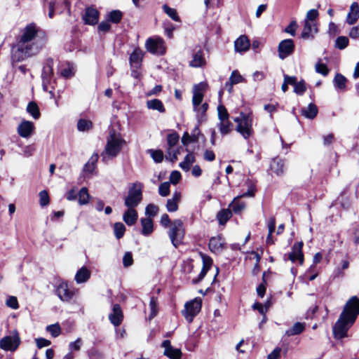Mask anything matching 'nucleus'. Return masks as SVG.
Returning <instances> with one entry per match:
<instances>
[{"label": "nucleus", "mask_w": 359, "mask_h": 359, "mask_svg": "<svg viewBox=\"0 0 359 359\" xmlns=\"http://www.w3.org/2000/svg\"><path fill=\"white\" fill-rule=\"evenodd\" d=\"M6 305L13 309H17L19 307L18 299L15 297H10L6 301Z\"/></svg>", "instance_id": "0e129e2a"}, {"label": "nucleus", "mask_w": 359, "mask_h": 359, "mask_svg": "<svg viewBox=\"0 0 359 359\" xmlns=\"http://www.w3.org/2000/svg\"><path fill=\"white\" fill-rule=\"evenodd\" d=\"M297 28V24L296 21H292L290 25L285 29V32L290 34L292 36H294L296 29Z\"/></svg>", "instance_id": "680f3d73"}, {"label": "nucleus", "mask_w": 359, "mask_h": 359, "mask_svg": "<svg viewBox=\"0 0 359 359\" xmlns=\"http://www.w3.org/2000/svg\"><path fill=\"white\" fill-rule=\"evenodd\" d=\"M201 309V300L195 299L184 305V309L182 313L188 323H191L194 318L199 313Z\"/></svg>", "instance_id": "6e6552de"}, {"label": "nucleus", "mask_w": 359, "mask_h": 359, "mask_svg": "<svg viewBox=\"0 0 359 359\" xmlns=\"http://www.w3.org/2000/svg\"><path fill=\"white\" fill-rule=\"evenodd\" d=\"M302 114L307 118L313 119L318 114V108L314 104L310 103L302 109Z\"/></svg>", "instance_id": "2f4dec72"}, {"label": "nucleus", "mask_w": 359, "mask_h": 359, "mask_svg": "<svg viewBox=\"0 0 359 359\" xmlns=\"http://www.w3.org/2000/svg\"><path fill=\"white\" fill-rule=\"evenodd\" d=\"M318 15V12L317 10H316V9L309 10L307 12L306 18L305 19V20H309V22H313L315 20V19L317 18Z\"/></svg>", "instance_id": "69168bd1"}, {"label": "nucleus", "mask_w": 359, "mask_h": 359, "mask_svg": "<svg viewBox=\"0 0 359 359\" xmlns=\"http://www.w3.org/2000/svg\"><path fill=\"white\" fill-rule=\"evenodd\" d=\"M27 111L34 118L38 119L40 117V111L38 105L31 102L27 107Z\"/></svg>", "instance_id": "37998d69"}, {"label": "nucleus", "mask_w": 359, "mask_h": 359, "mask_svg": "<svg viewBox=\"0 0 359 359\" xmlns=\"http://www.w3.org/2000/svg\"><path fill=\"white\" fill-rule=\"evenodd\" d=\"M315 67H316V71L318 73L321 74L323 76L327 75L329 70L325 64L318 62L316 65Z\"/></svg>", "instance_id": "052dcab7"}, {"label": "nucleus", "mask_w": 359, "mask_h": 359, "mask_svg": "<svg viewBox=\"0 0 359 359\" xmlns=\"http://www.w3.org/2000/svg\"><path fill=\"white\" fill-rule=\"evenodd\" d=\"M53 60L49 58L46 60L45 65L42 69L43 87L46 90L47 84L49 83L53 76Z\"/></svg>", "instance_id": "f3484780"}, {"label": "nucleus", "mask_w": 359, "mask_h": 359, "mask_svg": "<svg viewBox=\"0 0 359 359\" xmlns=\"http://www.w3.org/2000/svg\"><path fill=\"white\" fill-rule=\"evenodd\" d=\"M158 193L161 196H167L170 194V183H161L158 187Z\"/></svg>", "instance_id": "5fc2aeb1"}, {"label": "nucleus", "mask_w": 359, "mask_h": 359, "mask_svg": "<svg viewBox=\"0 0 359 359\" xmlns=\"http://www.w3.org/2000/svg\"><path fill=\"white\" fill-rule=\"evenodd\" d=\"M358 315L359 298L353 296L345 304L343 311L333 327L334 337L336 339L345 337L348 329L355 323Z\"/></svg>", "instance_id": "f03ea898"}, {"label": "nucleus", "mask_w": 359, "mask_h": 359, "mask_svg": "<svg viewBox=\"0 0 359 359\" xmlns=\"http://www.w3.org/2000/svg\"><path fill=\"white\" fill-rule=\"evenodd\" d=\"M158 212V208L156 205L149 204L145 209V214L149 217H154Z\"/></svg>", "instance_id": "13d9d810"}, {"label": "nucleus", "mask_w": 359, "mask_h": 359, "mask_svg": "<svg viewBox=\"0 0 359 359\" xmlns=\"http://www.w3.org/2000/svg\"><path fill=\"white\" fill-rule=\"evenodd\" d=\"M107 18L113 23H118L122 18V13L118 10L112 11L107 15Z\"/></svg>", "instance_id": "8fccbe9b"}, {"label": "nucleus", "mask_w": 359, "mask_h": 359, "mask_svg": "<svg viewBox=\"0 0 359 359\" xmlns=\"http://www.w3.org/2000/svg\"><path fill=\"white\" fill-rule=\"evenodd\" d=\"M126 231V226L121 222H116L114 225V232L117 239L121 238Z\"/></svg>", "instance_id": "49530a36"}, {"label": "nucleus", "mask_w": 359, "mask_h": 359, "mask_svg": "<svg viewBox=\"0 0 359 359\" xmlns=\"http://www.w3.org/2000/svg\"><path fill=\"white\" fill-rule=\"evenodd\" d=\"M349 44V40L347 36H340L335 40L334 47L339 50L345 49Z\"/></svg>", "instance_id": "a18cd8bd"}, {"label": "nucleus", "mask_w": 359, "mask_h": 359, "mask_svg": "<svg viewBox=\"0 0 359 359\" xmlns=\"http://www.w3.org/2000/svg\"><path fill=\"white\" fill-rule=\"evenodd\" d=\"M181 178V174L178 171H172L170 176L171 183L176 184L179 182Z\"/></svg>", "instance_id": "338daca9"}, {"label": "nucleus", "mask_w": 359, "mask_h": 359, "mask_svg": "<svg viewBox=\"0 0 359 359\" xmlns=\"http://www.w3.org/2000/svg\"><path fill=\"white\" fill-rule=\"evenodd\" d=\"M141 224L142 226V233L144 236L150 235L154 230L153 221L150 218H142Z\"/></svg>", "instance_id": "f704fd0d"}, {"label": "nucleus", "mask_w": 359, "mask_h": 359, "mask_svg": "<svg viewBox=\"0 0 359 359\" xmlns=\"http://www.w3.org/2000/svg\"><path fill=\"white\" fill-rule=\"evenodd\" d=\"M232 212L230 209H224L217 215V218L220 224H224L231 217Z\"/></svg>", "instance_id": "79ce46f5"}, {"label": "nucleus", "mask_w": 359, "mask_h": 359, "mask_svg": "<svg viewBox=\"0 0 359 359\" xmlns=\"http://www.w3.org/2000/svg\"><path fill=\"white\" fill-rule=\"evenodd\" d=\"M98 158V154L97 153L93 154L90 156L88 162L85 164L83 170L89 173L93 172L96 168V163L97 162Z\"/></svg>", "instance_id": "c9c22d12"}, {"label": "nucleus", "mask_w": 359, "mask_h": 359, "mask_svg": "<svg viewBox=\"0 0 359 359\" xmlns=\"http://www.w3.org/2000/svg\"><path fill=\"white\" fill-rule=\"evenodd\" d=\"M306 324L304 323H296L288 330L286 331L287 336L297 335L302 333L305 329Z\"/></svg>", "instance_id": "ea45409f"}, {"label": "nucleus", "mask_w": 359, "mask_h": 359, "mask_svg": "<svg viewBox=\"0 0 359 359\" xmlns=\"http://www.w3.org/2000/svg\"><path fill=\"white\" fill-rule=\"evenodd\" d=\"M217 115L219 121L217 128L222 136L229 135L233 128V124L229 120V114L223 104L217 107Z\"/></svg>", "instance_id": "423d86ee"}, {"label": "nucleus", "mask_w": 359, "mask_h": 359, "mask_svg": "<svg viewBox=\"0 0 359 359\" xmlns=\"http://www.w3.org/2000/svg\"><path fill=\"white\" fill-rule=\"evenodd\" d=\"M185 235V230L182 222L180 219H175L172 222L168 236L172 244L177 248L182 243Z\"/></svg>", "instance_id": "0eeeda50"}, {"label": "nucleus", "mask_w": 359, "mask_h": 359, "mask_svg": "<svg viewBox=\"0 0 359 359\" xmlns=\"http://www.w3.org/2000/svg\"><path fill=\"white\" fill-rule=\"evenodd\" d=\"M146 104L148 109L151 110H156L160 113H164L165 111L163 102L158 99L147 100Z\"/></svg>", "instance_id": "473e14b6"}, {"label": "nucleus", "mask_w": 359, "mask_h": 359, "mask_svg": "<svg viewBox=\"0 0 359 359\" xmlns=\"http://www.w3.org/2000/svg\"><path fill=\"white\" fill-rule=\"evenodd\" d=\"M318 32L316 24L314 22L305 20L304 26L302 32V37L304 39H313V35Z\"/></svg>", "instance_id": "412c9836"}, {"label": "nucleus", "mask_w": 359, "mask_h": 359, "mask_svg": "<svg viewBox=\"0 0 359 359\" xmlns=\"http://www.w3.org/2000/svg\"><path fill=\"white\" fill-rule=\"evenodd\" d=\"M203 158L207 161H213L215 159V153L212 150L207 149L204 151Z\"/></svg>", "instance_id": "774afa93"}, {"label": "nucleus", "mask_w": 359, "mask_h": 359, "mask_svg": "<svg viewBox=\"0 0 359 359\" xmlns=\"http://www.w3.org/2000/svg\"><path fill=\"white\" fill-rule=\"evenodd\" d=\"M35 129L33 122L29 121H22L18 127V135L23 138L29 137Z\"/></svg>", "instance_id": "2eb2a0df"}, {"label": "nucleus", "mask_w": 359, "mask_h": 359, "mask_svg": "<svg viewBox=\"0 0 359 359\" xmlns=\"http://www.w3.org/2000/svg\"><path fill=\"white\" fill-rule=\"evenodd\" d=\"M205 64V60L203 57L202 50H199L193 56V60L190 62V66L193 67H201Z\"/></svg>", "instance_id": "72a5a7b5"}, {"label": "nucleus", "mask_w": 359, "mask_h": 359, "mask_svg": "<svg viewBox=\"0 0 359 359\" xmlns=\"http://www.w3.org/2000/svg\"><path fill=\"white\" fill-rule=\"evenodd\" d=\"M196 158L193 153H189L182 162L180 163V167L184 171H189L191 165L195 162Z\"/></svg>", "instance_id": "e433bc0d"}, {"label": "nucleus", "mask_w": 359, "mask_h": 359, "mask_svg": "<svg viewBox=\"0 0 359 359\" xmlns=\"http://www.w3.org/2000/svg\"><path fill=\"white\" fill-rule=\"evenodd\" d=\"M83 20L87 25H94L99 20V12L93 7H88L83 15Z\"/></svg>", "instance_id": "a211bd4d"}, {"label": "nucleus", "mask_w": 359, "mask_h": 359, "mask_svg": "<svg viewBox=\"0 0 359 359\" xmlns=\"http://www.w3.org/2000/svg\"><path fill=\"white\" fill-rule=\"evenodd\" d=\"M39 203L41 206L44 207L48 205L50 199L48 196V194L46 191L43 190L40 191L39 193Z\"/></svg>", "instance_id": "6e6d98bb"}, {"label": "nucleus", "mask_w": 359, "mask_h": 359, "mask_svg": "<svg viewBox=\"0 0 359 359\" xmlns=\"http://www.w3.org/2000/svg\"><path fill=\"white\" fill-rule=\"evenodd\" d=\"M151 158L156 163H161L163 159V154L161 150H149Z\"/></svg>", "instance_id": "603ef678"}, {"label": "nucleus", "mask_w": 359, "mask_h": 359, "mask_svg": "<svg viewBox=\"0 0 359 359\" xmlns=\"http://www.w3.org/2000/svg\"><path fill=\"white\" fill-rule=\"evenodd\" d=\"M149 307H150V310H151V312L149 314V319H152L157 315L158 311V299L156 297H151L150 302H149Z\"/></svg>", "instance_id": "de8ad7c7"}, {"label": "nucleus", "mask_w": 359, "mask_h": 359, "mask_svg": "<svg viewBox=\"0 0 359 359\" xmlns=\"http://www.w3.org/2000/svg\"><path fill=\"white\" fill-rule=\"evenodd\" d=\"M181 199V193L175 191L171 198L168 199L166 208L168 212H175L178 210V203Z\"/></svg>", "instance_id": "bb28decb"}, {"label": "nucleus", "mask_w": 359, "mask_h": 359, "mask_svg": "<svg viewBox=\"0 0 359 359\" xmlns=\"http://www.w3.org/2000/svg\"><path fill=\"white\" fill-rule=\"evenodd\" d=\"M46 330L54 337L59 336L61 332L60 327L58 324L48 325Z\"/></svg>", "instance_id": "4d7b16f0"}, {"label": "nucleus", "mask_w": 359, "mask_h": 359, "mask_svg": "<svg viewBox=\"0 0 359 359\" xmlns=\"http://www.w3.org/2000/svg\"><path fill=\"white\" fill-rule=\"evenodd\" d=\"M133 263V255L130 252H127L125 253L123 257V264L124 267H128L131 266Z\"/></svg>", "instance_id": "bf43d9fd"}, {"label": "nucleus", "mask_w": 359, "mask_h": 359, "mask_svg": "<svg viewBox=\"0 0 359 359\" xmlns=\"http://www.w3.org/2000/svg\"><path fill=\"white\" fill-rule=\"evenodd\" d=\"M138 214L134 208H127L123 215V220L128 225L135 224L137 220Z\"/></svg>", "instance_id": "a878e982"}, {"label": "nucleus", "mask_w": 359, "mask_h": 359, "mask_svg": "<svg viewBox=\"0 0 359 359\" xmlns=\"http://www.w3.org/2000/svg\"><path fill=\"white\" fill-rule=\"evenodd\" d=\"M144 185L140 182L130 184L128 195L124 198V205L127 208H134L141 203L142 200V191Z\"/></svg>", "instance_id": "20e7f679"}, {"label": "nucleus", "mask_w": 359, "mask_h": 359, "mask_svg": "<svg viewBox=\"0 0 359 359\" xmlns=\"http://www.w3.org/2000/svg\"><path fill=\"white\" fill-rule=\"evenodd\" d=\"M90 277V271L86 267H81L75 275V280L78 284L86 283Z\"/></svg>", "instance_id": "c85d7f7f"}, {"label": "nucleus", "mask_w": 359, "mask_h": 359, "mask_svg": "<svg viewBox=\"0 0 359 359\" xmlns=\"http://www.w3.org/2000/svg\"><path fill=\"white\" fill-rule=\"evenodd\" d=\"M74 68L72 65L68 63L60 69V75L65 79H69L74 75Z\"/></svg>", "instance_id": "c03bdc74"}, {"label": "nucleus", "mask_w": 359, "mask_h": 359, "mask_svg": "<svg viewBox=\"0 0 359 359\" xmlns=\"http://www.w3.org/2000/svg\"><path fill=\"white\" fill-rule=\"evenodd\" d=\"M125 143L120 133L114 128L109 129L104 151L101 154L102 160L106 163L109 159L116 157Z\"/></svg>", "instance_id": "7ed1b4c3"}, {"label": "nucleus", "mask_w": 359, "mask_h": 359, "mask_svg": "<svg viewBox=\"0 0 359 359\" xmlns=\"http://www.w3.org/2000/svg\"><path fill=\"white\" fill-rule=\"evenodd\" d=\"M194 111L196 114V117L198 121L201 123L205 120V113L208 109V104L206 102L203 103L202 104L194 106Z\"/></svg>", "instance_id": "c756f323"}, {"label": "nucleus", "mask_w": 359, "mask_h": 359, "mask_svg": "<svg viewBox=\"0 0 359 359\" xmlns=\"http://www.w3.org/2000/svg\"><path fill=\"white\" fill-rule=\"evenodd\" d=\"M302 247L303 243H296L294 244L292 248L291 252L288 254V259L292 262H295L296 261H299L300 264H303L304 262V255L302 252Z\"/></svg>", "instance_id": "dca6fc26"}, {"label": "nucleus", "mask_w": 359, "mask_h": 359, "mask_svg": "<svg viewBox=\"0 0 359 359\" xmlns=\"http://www.w3.org/2000/svg\"><path fill=\"white\" fill-rule=\"evenodd\" d=\"M233 121L236 123V130L244 139L247 140L252 135V118L250 114L241 112L238 117L233 118Z\"/></svg>", "instance_id": "39448f33"}, {"label": "nucleus", "mask_w": 359, "mask_h": 359, "mask_svg": "<svg viewBox=\"0 0 359 359\" xmlns=\"http://www.w3.org/2000/svg\"><path fill=\"white\" fill-rule=\"evenodd\" d=\"M123 312L118 304H114L112 312L109 315L110 322L114 326H118L123 320Z\"/></svg>", "instance_id": "4be33fe9"}, {"label": "nucleus", "mask_w": 359, "mask_h": 359, "mask_svg": "<svg viewBox=\"0 0 359 359\" xmlns=\"http://www.w3.org/2000/svg\"><path fill=\"white\" fill-rule=\"evenodd\" d=\"M306 86L304 81H301L299 82H297L294 86V92L297 95H303L306 91Z\"/></svg>", "instance_id": "864d4df0"}, {"label": "nucleus", "mask_w": 359, "mask_h": 359, "mask_svg": "<svg viewBox=\"0 0 359 359\" xmlns=\"http://www.w3.org/2000/svg\"><path fill=\"white\" fill-rule=\"evenodd\" d=\"M348 36L352 39H359V25L352 27L348 32Z\"/></svg>", "instance_id": "e2e57ef3"}, {"label": "nucleus", "mask_w": 359, "mask_h": 359, "mask_svg": "<svg viewBox=\"0 0 359 359\" xmlns=\"http://www.w3.org/2000/svg\"><path fill=\"white\" fill-rule=\"evenodd\" d=\"M56 294L62 302H69L73 297L74 293L68 288L67 283L62 282L56 289Z\"/></svg>", "instance_id": "aec40b11"}, {"label": "nucleus", "mask_w": 359, "mask_h": 359, "mask_svg": "<svg viewBox=\"0 0 359 359\" xmlns=\"http://www.w3.org/2000/svg\"><path fill=\"white\" fill-rule=\"evenodd\" d=\"M92 126V122L86 119H80L77 123V128L79 131L89 130Z\"/></svg>", "instance_id": "3c124183"}, {"label": "nucleus", "mask_w": 359, "mask_h": 359, "mask_svg": "<svg viewBox=\"0 0 359 359\" xmlns=\"http://www.w3.org/2000/svg\"><path fill=\"white\" fill-rule=\"evenodd\" d=\"M163 10L172 20L176 22L180 21L176 9L170 8L167 5H163Z\"/></svg>", "instance_id": "09e8293b"}, {"label": "nucleus", "mask_w": 359, "mask_h": 359, "mask_svg": "<svg viewBox=\"0 0 359 359\" xmlns=\"http://www.w3.org/2000/svg\"><path fill=\"white\" fill-rule=\"evenodd\" d=\"M359 18V6L357 2H353L350 6L349 12L347 15L346 22L350 25L356 23Z\"/></svg>", "instance_id": "b1692460"}, {"label": "nucleus", "mask_w": 359, "mask_h": 359, "mask_svg": "<svg viewBox=\"0 0 359 359\" xmlns=\"http://www.w3.org/2000/svg\"><path fill=\"white\" fill-rule=\"evenodd\" d=\"M250 46V40L245 35L240 36L234 41L235 50L238 53H243L247 51Z\"/></svg>", "instance_id": "393cba45"}, {"label": "nucleus", "mask_w": 359, "mask_h": 359, "mask_svg": "<svg viewBox=\"0 0 359 359\" xmlns=\"http://www.w3.org/2000/svg\"><path fill=\"white\" fill-rule=\"evenodd\" d=\"M205 86L206 85L203 83H200L194 86L192 97L193 107L202 104L203 92L205 91Z\"/></svg>", "instance_id": "6ab92c4d"}, {"label": "nucleus", "mask_w": 359, "mask_h": 359, "mask_svg": "<svg viewBox=\"0 0 359 359\" xmlns=\"http://www.w3.org/2000/svg\"><path fill=\"white\" fill-rule=\"evenodd\" d=\"M164 348L163 354L170 359H181L182 353L180 348H174L171 346L170 340H164L162 343Z\"/></svg>", "instance_id": "4468645a"}, {"label": "nucleus", "mask_w": 359, "mask_h": 359, "mask_svg": "<svg viewBox=\"0 0 359 359\" xmlns=\"http://www.w3.org/2000/svg\"><path fill=\"white\" fill-rule=\"evenodd\" d=\"M45 32L34 23H30L21 29L16 44L12 50L13 62H21L36 55L44 46Z\"/></svg>", "instance_id": "f257e3e1"}, {"label": "nucleus", "mask_w": 359, "mask_h": 359, "mask_svg": "<svg viewBox=\"0 0 359 359\" xmlns=\"http://www.w3.org/2000/svg\"><path fill=\"white\" fill-rule=\"evenodd\" d=\"M255 187L251 184L248 191L244 192L241 196L236 197L233 201L230 203L229 208L232 212L239 215L245 208V203L240 201L241 197H252L254 196Z\"/></svg>", "instance_id": "1a4fd4ad"}, {"label": "nucleus", "mask_w": 359, "mask_h": 359, "mask_svg": "<svg viewBox=\"0 0 359 359\" xmlns=\"http://www.w3.org/2000/svg\"><path fill=\"white\" fill-rule=\"evenodd\" d=\"M20 344V338L18 335L14 337H4L0 340V348L5 351H14Z\"/></svg>", "instance_id": "f8f14e48"}, {"label": "nucleus", "mask_w": 359, "mask_h": 359, "mask_svg": "<svg viewBox=\"0 0 359 359\" xmlns=\"http://www.w3.org/2000/svg\"><path fill=\"white\" fill-rule=\"evenodd\" d=\"M145 46L147 50L153 54L163 55L165 53L164 43L161 38H149Z\"/></svg>", "instance_id": "9d476101"}, {"label": "nucleus", "mask_w": 359, "mask_h": 359, "mask_svg": "<svg viewBox=\"0 0 359 359\" xmlns=\"http://www.w3.org/2000/svg\"><path fill=\"white\" fill-rule=\"evenodd\" d=\"M243 77L239 74L237 70H233L229 78V83L228 85L229 86V90L233 89V86L241 82L244 81Z\"/></svg>", "instance_id": "a19ab883"}, {"label": "nucleus", "mask_w": 359, "mask_h": 359, "mask_svg": "<svg viewBox=\"0 0 359 359\" xmlns=\"http://www.w3.org/2000/svg\"><path fill=\"white\" fill-rule=\"evenodd\" d=\"M346 79L341 74H337L334 80V86L337 90H344L346 88Z\"/></svg>", "instance_id": "4c0bfd02"}, {"label": "nucleus", "mask_w": 359, "mask_h": 359, "mask_svg": "<svg viewBox=\"0 0 359 359\" xmlns=\"http://www.w3.org/2000/svg\"><path fill=\"white\" fill-rule=\"evenodd\" d=\"M78 202L80 205L88 204L90 198L88 189L86 187H82L78 193Z\"/></svg>", "instance_id": "58836bf2"}, {"label": "nucleus", "mask_w": 359, "mask_h": 359, "mask_svg": "<svg viewBox=\"0 0 359 359\" xmlns=\"http://www.w3.org/2000/svg\"><path fill=\"white\" fill-rule=\"evenodd\" d=\"M225 243L221 236L212 237L209 241V248L213 253H220L225 248Z\"/></svg>", "instance_id": "5701e85b"}, {"label": "nucleus", "mask_w": 359, "mask_h": 359, "mask_svg": "<svg viewBox=\"0 0 359 359\" xmlns=\"http://www.w3.org/2000/svg\"><path fill=\"white\" fill-rule=\"evenodd\" d=\"M270 168L277 175H280L284 172V162L282 159L276 158L271 162Z\"/></svg>", "instance_id": "7c9ffc66"}, {"label": "nucleus", "mask_w": 359, "mask_h": 359, "mask_svg": "<svg viewBox=\"0 0 359 359\" xmlns=\"http://www.w3.org/2000/svg\"><path fill=\"white\" fill-rule=\"evenodd\" d=\"M179 141V135L176 133H170L167 136V142L168 148L167 153L168 158L170 161L175 162L177 159V155L179 151L174 149V147L177 144Z\"/></svg>", "instance_id": "9b49d317"}, {"label": "nucleus", "mask_w": 359, "mask_h": 359, "mask_svg": "<svg viewBox=\"0 0 359 359\" xmlns=\"http://www.w3.org/2000/svg\"><path fill=\"white\" fill-rule=\"evenodd\" d=\"M142 52L140 49H135L130 55V63L133 68L138 69L140 67Z\"/></svg>", "instance_id": "cd10ccee"}, {"label": "nucleus", "mask_w": 359, "mask_h": 359, "mask_svg": "<svg viewBox=\"0 0 359 359\" xmlns=\"http://www.w3.org/2000/svg\"><path fill=\"white\" fill-rule=\"evenodd\" d=\"M294 49V44L292 39H285L278 45V56L283 60L291 55Z\"/></svg>", "instance_id": "ddd939ff"}]
</instances>
